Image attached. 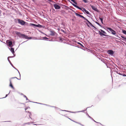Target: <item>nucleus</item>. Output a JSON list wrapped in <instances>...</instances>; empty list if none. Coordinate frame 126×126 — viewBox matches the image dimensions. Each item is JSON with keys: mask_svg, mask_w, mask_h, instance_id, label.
Returning a JSON list of instances; mask_svg holds the SVG:
<instances>
[{"mask_svg": "<svg viewBox=\"0 0 126 126\" xmlns=\"http://www.w3.org/2000/svg\"><path fill=\"white\" fill-rule=\"evenodd\" d=\"M25 97H26V98H27V97H26V96H25Z\"/></svg>", "mask_w": 126, "mask_h": 126, "instance_id": "72a5a7b5", "label": "nucleus"}, {"mask_svg": "<svg viewBox=\"0 0 126 126\" xmlns=\"http://www.w3.org/2000/svg\"><path fill=\"white\" fill-rule=\"evenodd\" d=\"M118 74H119L120 75H122V74H120V73H118Z\"/></svg>", "mask_w": 126, "mask_h": 126, "instance_id": "c756f323", "label": "nucleus"}, {"mask_svg": "<svg viewBox=\"0 0 126 126\" xmlns=\"http://www.w3.org/2000/svg\"><path fill=\"white\" fill-rule=\"evenodd\" d=\"M115 35L116 36H117V37H118V35H117V34H116V35Z\"/></svg>", "mask_w": 126, "mask_h": 126, "instance_id": "cd10ccee", "label": "nucleus"}, {"mask_svg": "<svg viewBox=\"0 0 126 126\" xmlns=\"http://www.w3.org/2000/svg\"><path fill=\"white\" fill-rule=\"evenodd\" d=\"M74 6V7H75L78 8V9L82 10V11H83V12H85V13H87V14H89V12L85 8H82L79 7L77 5H75L74 4H72Z\"/></svg>", "mask_w": 126, "mask_h": 126, "instance_id": "f257e3e1", "label": "nucleus"}, {"mask_svg": "<svg viewBox=\"0 0 126 126\" xmlns=\"http://www.w3.org/2000/svg\"><path fill=\"white\" fill-rule=\"evenodd\" d=\"M45 39H46V38L47 39V38L46 37H45Z\"/></svg>", "mask_w": 126, "mask_h": 126, "instance_id": "7c9ffc66", "label": "nucleus"}, {"mask_svg": "<svg viewBox=\"0 0 126 126\" xmlns=\"http://www.w3.org/2000/svg\"><path fill=\"white\" fill-rule=\"evenodd\" d=\"M61 31L62 32H64V33H65V32H64V31L63 30H61Z\"/></svg>", "mask_w": 126, "mask_h": 126, "instance_id": "393cba45", "label": "nucleus"}, {"mask_svg": "<svg viewBox=\"0 0 126 126\" xmlns=\"http://www.w3.org/2000/svg\"><path fill=\"white\" fill-rule=\"evenodd\" d=\"M72 1H73L74 3H75L76 4H77V2L75 1V0H71Z\"/></svg>", "mask_w": 126, "mask_h": 126, "instance_id": "dca6fc26", "label": "nucleus"}, {"mask_svg": "<svg viewBox=\"0 0 126 126\" xmlns=\"http://www.w3.org/2000/svg\"><path fill=\"white\" fill-rule=\"evenodd\" d=\"M90 6H91V8L93 10L97 11H98V10L94 6L91 5H90Z\"/></svg>", "mask_w": 126, "mask_h": 126, "instance_id": "0eeeda50", "label": "nucleus"}, {"mask_svg": "<svg viewBox=\"0 0 126 126\" xmlns=\"http://www.w3.org/2000/svg\"><path fill=\"white\" fill-rule=\"evenodd\" d=\"M121 37L122 38H123L124 39H126V37H125L124 36H121Z\"/></svg>", "mask_w": 126, "mask_h": 126, "instance_id": "5701e85b", "label": "nucleus"}, {"mask_svg": "<svg viewBox=\"0 0 126 126\" xmlns=\"http://www.w3.org/2000/svg\"><path fill=\"white\" fill-rule=\"evenodd\" d=\"M77 43L79 44L81 46H82V47H84L83 46V45H82L80 43H79V42H78Z\"/></svg>", "mask_w": 126, "mask_h": 126, "instance_id": "412c9836", "label": "nucleus"}, {"mask_svg": "<svg viewBox=\"0 0 126 126\" xmlns=\"http://www.w3.org/2000/svg\"><path fill=\"white\" fill-rule=\"evenodd\" d=\"M15 78L17 79V78L16 77H13L11 78L10 79V86L13 89H14V87L13 86L12 84V83L14 82L16 80L14 79Z\"/></svg>", "mask_w": 126, "mask_h": 126, "instance_id": "f03ea898", "label": "nucleus"}, {"mask_svg": "<svg viewBox=\"0 0 126 126\" xmlns=\"http://www.w3.org/2000/svg\"><path fill=\"white\" fill-rule=\"evenodd\" d=\"M99 34L101 36H108V35L105 34H103L102 32H101L100 31H99Z\"/></svg>", "mask_w": 126, "mask_h": 126, "instance_id": "1a4fd4ad", "label": "nucleus"}, {"mask_svg": "<svg viewBox=\"0 0 126 126\" xmlns=\"http://www.w3.org/2000/svg\"><path fill=\"white\" fill-rule=\"evenodd\" d=\"M79 16L80 17H81L82 18V17H83V16H82V15H80Z\"/></svg>", "mask_w": 126, "mask_h": 126, "instance_id": "bb28decb", "label": "nucleus"}, {"mask_svg": "<svg viewBox=\"0 0 126 126\" xmlns=\"http://www.w3.org/2000/svg\"><path fill=\"white\" fill-rule=\"evenodd\" d=\"M50 35L51 36H54L55 33V32L53 31H50Z\"/></svg>", "mask_w": 126, "mask_h": 126, "instance_id": "6e6552de", "label": "nucleus"}, {"mask_svg": "<svg viewBox=\"0 0 126 126\" xmlns=\"http://www.w3.org/2000/svg\"><path fill=\"white\" fill-rule=\"evenodd\" d=\"M108 53L110 54H113V51L112 50H108Z\"/></svg>", "mask_w": 126, "mask_h": 126, "instance_id": "9b49d317", "label": "nucleus"}, {"mask_svg": "<svg viewBox=\"0 0 126 126\" xmlns=\"http://www.w3.org/2000/svg\"><path fill=\"white\" fill-rule=\"evenodd\" d=\"M82 18H83L84 19H85L86 21H87V22L92 26H93V25L91 23L89 22L87 19H86L83 16V17H82Z\"/></svg>", "mask_w": 126, "mask_h": 126, "instance_id": "f8f14e48", "label": "nucleus"}, {"mask_svg": "<svg viewBox=\"0 0 126 126\" xmlns=\"http://www.w3.org/2000/svg\"><path fill=\"white\" fill-rule=\"evenodd\" d=\"M18 23L22 25H24L26 23V22L22 20H20V19H18Z\"/></svg>", "mask_w": 126, "mask_h": 126, "instance_id": "39448f33", "label": "nucleus"}, {"mask_svg": "<svg viewBox=\"0 0 126 126\" xmlns=\"http://www.w3.org/2000/svg\"><path fill=\"white\" fill-rule=\"evenodd\" d=\"M75 14L77 16H79L80 15L79 14H78V13H76L75 12Z\"/></svg>", "mask_w": 126, "mask_h": 126, "instance_id": "f3484780", "label": "nucleus"}, {"mask_svg": "<svg viewBox=\"0 0 126 126\" xmlns=\"http://www.w3.org/2000/svg\"><path fill=\"white\" fill-rule=\"evenodd\" d=\"M122 75V76H126V75L125 74H123Z\"/></svg>", "mask_w": 126, "mask_h": 126, "instance_id": "a878e982", "label": "nucleus"}, {"mask_svg": "<svg viewBox=\"0 0 126 126\" xmlns=\"http://www.w3.org/2000/svg\"><path fill=\"white\" fill-rule=\"evenodd\" d=\"M12 44V42L11 41H10L8 42L9 46L10 47H11Z\"/></svg>", "mask_w": 126, "mask_h": 126, "instance_id": "ddd939ff", "label": "nucleus"}, {"mask_svg": "<svg viewBox=\"0 0 126 126\" xmlns=\"http://www.w3.org/2000/svg\"><path fill=\"white\" fill-rule=\"evenodd\" d=\"M96 23L97 24H98V25H99V24L98 23V22H96Z\"/></svg>", "mask_w": 126, "mask_h": 126, "instance_id": "c85d7f7f", "label": "nucleus"}, {"mask_svg": "<svg viewBox=\"0 0 126 126\" xmlns=\"http://www.w3.org/2000/svg\"><path fill=\"white\" fill-rule=\"evenodd\" d=\"M30 26H35V24L33 23H30Z\"/></svg>", "mask_w": 126, "mask_h": 126, "instance_id": "6ab92c4d", "label": "nucleus"}, {"mask_svg": "<svg viewBox=\"0 0 126 126\" xmlns=\"http://www.w3.org/2000/svg\"><path fill=\"white\" fill-rule=\"evenodd\" d=\"M100 30L101 31V32L103 34H106V33L104 31H103L102 30Z\"/></svg>", "mask_w": 126, "mask_h": 126, "instance_id": "2eb2a0df", "label": "nucleus"}, {"mask_svg": "<svg viewBox=\"0 0 126 126\" xmlns=\"http://www.w3.org/2000/svg\"><path fill=\"white\" fill-rule=\"evenodd\" d=\"M123 33L126 35V31L124 30H123Z\"/></svg>", "mask_w": 126, "mask_h": 126, "instance_id": "a211bd4d", "label": "nucleus"}, {"mask_svg": "<svg viewBox=\"0 0 126 126\" xmlns=\"http://www.w3.org/2000/svg\"><path fill=\"white\" fill-rule=\"evenodd\" d=\"M1 11L0 10V14H1Z\"/></svg>", "mask_w": 126, "mask_h": 126, "instance_id": "2f4dec72", "label": "nucleus"}, {"mask_svg": "<svg viewBox=\"0 0 126 126\" xmlns=\"http://www.w3.org/2000/svg\"><path fill=\"white\" fill-rule=\"evenodd\" d=\"M54 6L55 8L56 9H59L61 8L60 6L57 4H54Z\"/></svg>", "mask_w": 126, "mask_h": 126, "instance_id": "423d86ee", "label": "nucleus"}, {"mask_svg": "<svg viewBox=\"0 0 126 126\" xmlns=\"http://www.w3.org/2000/svg\"><path fill=\"white\" fill-rule=\"evenodd\" d=\"M35 27H39V28H43V26L39 24L38 25L35 24Z\"/></svg>", "mask_w": 126, "mask_h": 126, "instance_id": "9d476101", "label": "nucleus"}, {"mask_svg": "<svg viewBox=\"0 0 126 126\" xmlns=\"http://www.w3.org/2000/svg\"><path fill=\"white\" fill-rule=\"evenodd\" d=\"M16 33L17 35H19V34H20H20H21L20 32H16Z\"/></svg>", "mask_w": 126, "mask_h": 126, "instance_id": "4be33fe9", "label": "nucleus"}, {"mask_svg": "<svg viewBox=\"0 0 126 126\" xmlns=\"http://www.w3.org/2000/svg\"><path fill=\"white\" fill-rule=\"evenodd\" d=\"M107 29L108 30H109L111 32V33L113 34V35H116V32L113 29H112L111 28H109L108 27L107 28Z\"/></svg>", "mask_w": 126, "mask_h": 126, "instance_id": "7ed1b4c3", "label": "nucleus"}, {"mask_svg": "<svg viewBox=\"0 0 126 126\" xmlns=\"http://www.w3.org/2000/svg\"><path fill=\"white\" fill-rule=\"evenodd\" d=\"M20 35L22 37V38H24L27 39H31L32 38L31 37H29L27 36L26 35L23 34H20Z\"/></svg>", "mask_w": 126, "mask_h": 126, "instance_id": "20e7f679", "label": "nucleus"}, {"mask_svg": "<svg viewBox=\"0 0 126 126\" xmlns=\"http://www.w3.org/2000/svg\"><path fill=\"white\" fill-rule=\"evenodd\" d=\"M60 40H61V38H60Z\"/></svg>", "mask_w": 126, "mask_h": 126, "instance_id": "473e14b6", "label": "nucleus"}, {"mask_svg": "<svg viewBox=\"0 0 126 126\" xmlns=\"http://www.w3.org/2000/svg\"><path fill=\"white\" fill-rule=\"evenodd\" d=\"M11 50L13 54L14 53V49L13 48L11 47Z\"/></svg>", "mask_w": 126, "mask_h": 126, "instance_id": "4468645a", "label": "nucleus"}, {"mask_svg": "<svg viewBox=\"0 0 126 126\" xmlns=\"http://www.w3.org/2000/svg\"><path fill=\"white\" fill-rule=\"evenodd\" d=\"M100 19V20L101 21L102 23H103V19L102 18L99 17V18Z\"/></svg>", "mask_w": 126, "mask_h": 126, "instance_id": "aec40b11", "label": "nucleus"}, {"mask_svg": "<svg viewBox=\"0 0 126 126\" xmlns=\"http://www.w3.org/2000/svg\"><path fill=\"white\" fill-rule=\"evenodd\" d=\"M83 1L85 3H86L87 2V1L86 0H83Z\"/></svg>", "mask_w": 126, "mask_h": 126, "instance_id": "b1692460", "label": "nucleus"}]
</instances>
